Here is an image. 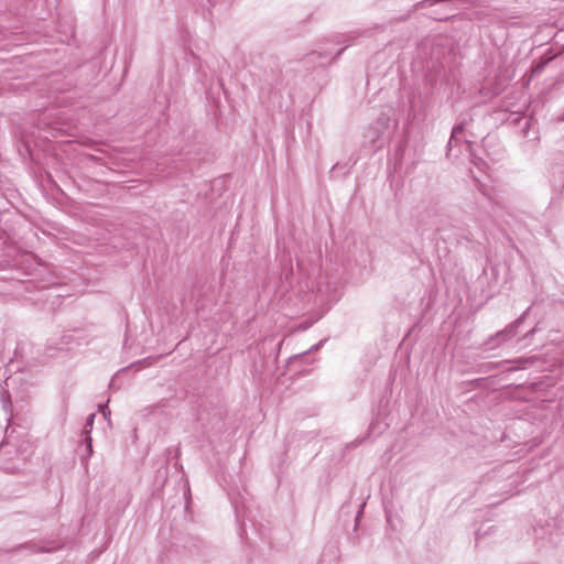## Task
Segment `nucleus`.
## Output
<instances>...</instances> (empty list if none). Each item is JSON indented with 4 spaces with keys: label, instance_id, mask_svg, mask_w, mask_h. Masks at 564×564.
Segmentation results:
<instances>
[{
    "label": "nucleus",
    "instance_id": "nucleus-2",
    "mask_svg": "<svg viewBox=\"0 0 564 564\" xmlns=\"http://www.w3.org/2000/svg\"><path fill=\"white\" fill-rule=\"evenodd\" d=\"M465 123L460 122L453 128L452 135L449 138L447 147L451 148L453 144L458 142L457 137L464 132Z\"/></svg>",
    "mask_w": 564,
    "mask_h": 564
},
{
    "label": "nucleus",
    "instance_id": "nucleus-10",
    "mask_svg": "<svg viewBox=\"0 0 564 564\" xmlns=\"http://www.w3.org/2000/svg\"><path fill=\"white\" fill-rule=\"evenodd\" d=\"M315 55H316V56H318L319 58L325 57V56H324V54H322V53H315V52H314V53H311V54H310V56H311V57H313V56H315Z\"/></svg>",
    "mask_w": 564,
    "mask_h": 564
},
{
    "label": "nucleus",
    "instance_id": "nucleus-4",
    "mask_svg": "<svg viewBox=\"0 0 564 564\" xmlns=\"http://www.w3.org/2000/svg\"><path fill=\"white\" fill-rule=\"evenodd\" d=\"M95 417H96V414H95V413H91V414L87 417V421H86V423H85V425H84V429H83V434H84V435H90L91 430H93V425H94Z\"/></svg>",
    "mask_w": 564,
    "mask_h": 564
},
{
    "label": "nucleus",
    "instance_id": "nucleus-5",
    "mask_svg": "<svg viewBox=\"0 0 564 564\" xmlns=\"http://www.w3.org/2000/svg\"><path fill=\"white\" fill-rule=\"evenodd\" d=\"M84 443L86 445L87 456H91L93 455V440H91L90 435H85Z\"/></svg>",
    "mask_w": 564,
    "mask_h": 564
},
{
    "label": "nucleus",
    "instance_id": "nucleus-11",
    "mask_svg": "<svg viewBox=\"0 0 564 564\" xmlns=\"http://www.w3.org/2000/svg\"><path fill=\"white\" fill-rule=\"evenodd\" d=\"M32 551L33 552H39V551H47V550L46 549H35V547L32 546Z\"/></svg>",
    "mask_w": 564,
    "mask_h": 564
},
{
    "label": "nucleus",
    "instance_id": "nucleus-9",
    "mask_svg": "<svg viewBox=\"0 0 564 564\" xmlns=\"http://www.w3.org/2000/svg\"><path fill=\"white\" fill-rule=\"evenodd\" d=\"M545 64H546V62H545V63H541V64H539V65L536 66V68H535V72H541V70L544 68Z\"/></svg>",
    "mask_w": 564,
    "mask_h": 564
},
{
    "label": "nucleus",
    "instance_id": "nucleus-12",
    "mask_svg": "<svg viewBox=\"0 0 564 564\" xmlns=\"http://www.w3.org/2000/svg\"><path fill=\"white\" fill-rule=\"evenodd\" d=\"M344 50H345V48H340V50L337 52V54H336V56H335V57H338V56L343 53V51H344Z\"/></svg>",
    "mask_w": 564,
    "mask_h": 564
},
{
    "label": "nucleus",
    "instance_id": "nucleus-6",
    "mask_svg": "<svg viewBox=\"0 0 564 564\" xmlns=\"http://www.w3.org/2000/svg\"><path fill=\"white\" fill-rule=\"evenodd\" d=\"M12 438H13V431L9 432V430L7 429L4 440L1 442L0 447L2 448L4 445L11 444Z\"/></svg>",
    "mask_w": 564,
    "mask_h": 564
},
{
    "label": "nucleus",
    "instance_id": "nucleus-7",
    "mask_svg": "<svg viewBox=\"0 0 564 564\" xmlns=\"http://www.w3.org/2000/svg\"><path fill=\"white\" fill-rule=\"evenodd\" d=\"M98 409H99V412L102 413L104 417L108 419V416L110 415V410H109L108 405L106 403H101V404H99Z\"/></svg>",
    "mask_w": 564,
    "mask_h": 564
},
{
    "label": "nucleus",
    "instance_id": "nucleus-8",
    "mask_svg": "<svg viewBox=\"0 0 564 564\" xmlns=\"http://www.w3.org/2000/svg\"><path fill=\"white\" fill-rule=\"evenodd\" d=\"M535 330H536V328H535V327H534V328H532L531 330H529V332L524 335V337H523V338H529V337H531V336L535 333Z\"/></svg>",
    "mask_w": 564,
    "mask_h": 564
},
{
    "label": "nucleus",
    "instance_id": "nucleus-1",
    "mask_svg": "<svg viewBox=\"0 0 564 564\" xmlns=\"http://www.w3.org/2000/svg\"><path fill=\"white\" fill-rule=\"evenodd\" d=\"M529 311H530V307H528L519 318H517L514 322L509 324L506 328H503V329L497 332L495 335H492L488 339L487 344L495 347V346H499V345L510 340L512 337H514L518 334L519 326L523 323Z\"/></svg>",
    "mask_w": 564,
    "mask_h": 564
},
{
    "label": "nucleus",
    "instance_id": "nucleus-13",
    "mask_svg": "<svg viewBox=\"0 0 564 564\" xmlns=\"http://www.w3.org/2000/svg\"><path fill=\"white\" fill-rule=\"evenodd\" d=\"M561 120H564V116L561 118Z\"/></svg>",
    "mask_w": 564,
    "mask_h": 564
},
{
    "label": "nucleus",
    "instance_id": "nucleus-3",
    "mask_svg": "<svg viewBox=\"0 0 564 564\" xmlns=\"http://www.w3.org/2000/svg\"><path fill=\"white\" fill-rule=\"evenodd\" d=\"M0 389H1L0 401L2 403L3 410L8 411L9 408L11 406L10 394L7 391H4V389L1 386H0Z\"/></svg>",
    "mask_w": 564,
    "mask_h": 564
}]
</instances>
